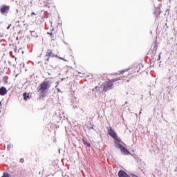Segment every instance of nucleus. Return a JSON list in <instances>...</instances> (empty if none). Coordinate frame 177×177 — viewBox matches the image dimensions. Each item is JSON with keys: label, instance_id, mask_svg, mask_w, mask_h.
I'll list each match as a JSON object with an SVG mask.
<instances>
[{"label": "nucleus", "instance_id": "nucleus-35", "mask_svg": "<svg viewBox=\"0 0 177 177\" xmlns=\"http://www.w3.org/2000/svg\"><path fill=\"white\" fill-rule=\"evenodd\" d=\"M115 74H113V75H117V74H118V73H115Z\"/></svg>", "mask_w": 177, "mask_h": 177}, {"label": "nucleus", "instance_id": "nucleus-31", "mask_svg": "<svg viewBox=\"0 0 177 177\" xmlns=\"http://www.w3.org/2000/svg\"><path fill=\"white\" fill-rule=\"evenodd\" d=\"M65 78H62L61 81H64Z\"/></svg>", "mask_w": 177, "mask_h": 177}, {"label": "nucleus", "instance_id": "nucleus-15", "mask_svg": "<svg viewBox=\"0 0 177 177\" xmlns=\"http://www.w3.org/2000/svg\"><path fill=\"white\" fill-rule=\"evenodd\" d=\"M44 8H48V9H50V4L47 3H44Z\"/></svg>", "mask_w": 177, "mask_h": 177}, {"label": "nucleus", "instance_id": "nucleus-45", "mask_svg": "<svg viewBox=\"0 0 177 177\" xmlns=\"http://www.w3.org/2000/svg\"><path fill=\"white\" fill-rule=\"evenodd\" d=\"M45 64H47V63L46 62Z\"/></svg>", "mask_w": 177, "mask_h": 177}, {"label": "nucleus", "instance_id": "nucleus-46", "mask_svg": "<svg viewBox=\"0 0 177 177\" xmlns=\"http://www.w3.org/2000/svg\"><path fill=\"white\" fill-rule=\"evenodd\" d=\"M1 102H0V104H1Z\"/></svg>", "mask_w": 177, "mask_h": 177}, {"label": "nucleus", "instance_id": "nucleus-20", "mask_svg": "<svg viewBox=\"0 0 177 177\" xmlns=\"http://www.w3.org/2000/svg\"><path fill=\"white\" fill-rule=\"evenodd\" d=\"M19 162H21V164H23V162H24V158H21L19 160Z\"/></svg>", "mask_w": 177, "mask_h": 177}, {"label": "nucleus", "instance_id": "nucleus-8", "mask_svg": "<svg viewBox=\"0 0 177 177\" xmlns=\"http://www.w3.org/2000/svg\"><path fill=\"white\" fill-rule=\"evenodd\" d=\"M51 56H53V51H52V50L50 49H48L47 50V53L45 55V57H50Z\"/></svg>", "mask_w": 177, "mask_h": 177}, {"label": "nucleus", "instance_id": "nucleus-21", "mask_svg": "<svg viewBox=\"0 0 177 177\" xmlns=\"http://www.w3.org/2000/svg\"><path fill=\"white\" fill-rule=\"evenodd\" d=\"M59 59H60L61 60H64V62H66V59H64L62 57H59Z\"/></svg>", "mask_w": 177, "mask_h": 177}, {"label": "nucleus", "instance_id": "nucleus-30", "mask_svg": "<svg viewBox=\"0 0 177 177\" xmlns=\"http://www.w3.org/2000/svg\"><path fill=\"white\" fill-rule=\"evenodd\" d=\"M57 92H61L59 88H57Z\"/></svg>", "mask_w": 177, "mask_h": 177}, {"label": "nucleus", "instance_id": "nucleus-37", "mask_svg": "<svg viewBox=\"0 0 177 177\" xmlns=\"http://www.w3.org/2000/svg\"><path fill=\"white\" fill-rule=\"evenodd\" d=\"M177 171V167H176V169H175V172H176Z\"/></svg>", "mask_w": 177, "mask_h": 177}, {"label": "nucleus", "instance_id": "nucleus-11", "mask_svg": "<svg viewBox=\"0 0 177 177\" xmlns=\"http://www.w3.org/2000/svg\"><path fill=\"white\" fill-rule=\"evenodd\" d=\"M8 80H9V77H8V76H5L3 77V81L4 84H8Z\"/></svg>", "mask_w": 177, "mask_h": 177}, {"label": "nucleus", "instance_id": "nucleus-6", "mask_svg": "<svg viewBox=\"0 0 177 177\" xmlns=\"http://www.w3.org/2000/svg\"><path fill=\"white\" fill-rule=\"evenodd\" d=\"M153 13H154L156 17L158 19V17L160 16V15L161 13V8H160V4H159L158 7L155 8V11Z\"/></svg>", "mask_w": 177, "mask_h": 177}, {"label": "nucleus", "instance_id": "nucleus-7", "mask_svg": "<svg viewBox=\"0 0 177 177\" xmlns=\"http://www.w3.org/2000/svg\"><path fill=\"white\" fill-rule=\"evenodd\" d=\"M8 93V90H6V88L4 86H1L0 88V96H5Z\"/></svg>", "mask_w": 177, "mask_h": 177}, {"label": "nucleus", "instance_id": "nucleus-33", "mask_svg": "<svg viewBox=\"0 0 177 177\" xmlns=\"http://www.w3.org/2000/svg\"><path fill=\"white\" fill-rule=\"evenodd\" d=\"M21 32V30H19V32H18V34H20Z\"/></svg>", "mask_w": 177, "mask_h": 177}, {"label": "nucleus", "instance_id": "nucleus-38", "mask_svg": "<svg viewBox=\"0 0 177 177\" xmlns=\"http://www.w3.org/2000/svg\"><path fill=\"white\" fill-rule=\"evenodd\" d=\"M95 89H97V86H95Z\"/></svg>", "mask_w": 177, "mask_h": 177}, {"label": "nucleus", "instance_id": "nucleus-19", "mask_svg": "<svg viewBox=\"0 0 177 177\" xmlns=\"http://www.w3.org/2000/svg\"><path fill=\"white\" fill-rule=\"evenodd\" d=\"M40 97H45V93H40Z\"/></svg>", "mask_w": 177, "mask_h": 177}, {"label": "nucleus", "instance_id": "nucleus-36", "mask_svg": "<svg viewBox=\"0 0 177 177\" xmlns=\"http://www.w3.org/2000/svg\"><path fill=\"white\" fill-rule=\"evenodd\" d=\"M16 39H19V37H16Z\"/></svg>", "mask_w": 177, "mask_h": 177}, {"label": "nucleus", "instance_id": "nucleus-4", "mask_svg": "<svg viewBox=\"0 0 177 177\" xmlns=\"http://www.w3.org/2000/svg\"><path fill=\"white\" fill-rule=\"evenodd\" d=\"M10 10V6L6 5H2L1 8H0V13L3 16H6L9 11Z\"/></svg>", "mask_w": 177, "mask_h": 177}, {"label": "nucleus", "instance_id": "nucleus-34", "mask_svg": "<svg viewBox=\"0 0 177 177\" xmlns=\"http://www.w3.org/2000/svg\"><path fill=\"white\" fill-rule=\"evenodd\" d=\"M17 13H19V10H16Z\"/></svg>", "mask_w": 177, "mask_h": 177}, {"label": "nucleus", "instance_id": "nucleus-10", "mask_svg": "<svg viewBox=\"0 0 177 177\" xmlns=\"http://www.w3.org/2000/svg\"><path fill=\"white\" fill-rule=\"evenodd\" d=\"M24 100H27L30 99V94L27 93L26 92L23 93Z\"/></svg>", "mask_w": 177, "mask_h": 177}, {"label": "nucleus", "instance_id": "nucleus-39", "mask_svg": "<svg viewBox=\"0 0 177 177\" xmlns=\"http://www.w3.org/2000/svg\"><path fill=\"white\" fill-rule=\"evenodd\" d=\"M167 12H169V10H167Z\"/></svg>", "mask_w": 177, "mask_h": 177}, {"label": "nucleus", "instance_id": "nucleus-28", "mask_svg": "<svg viewBox=\"0 0 177 177\" xmlns=\"http://www.w3.org/2000/svg\"><path fill=\"white\" fill-rule=\"evenodd\" d=\"M10 26H12V24H10V25L7 27V30H9V28H10Z\"/></svg>", "mask_w": 177, "mask_h": 177}, {"label": "nucleus", "instance_id": "nucleus-14", "mask_svg": "<svg viewBox=\"0 0 177 177\" xmlns=\"http://www.w3.org/2000/svg\"><path fill=\"white\" fill-rule=\"evenodd\" d=\"M165 91L166 92H167V93L169 95V93H171V87L170 86H167L165 88Z\"/></svg>", "mask_w": 177, "mask_h": 177}, {"label": "nucleus", "instance_id": "nucleus-3", "mask_svg": "<svg viewBox=\"0 0 177 177\" xmlns=\"http://www.w3.org/2000/svg\"><path fill=\"white\" fill-rule=\"evenodd\" d=\"M50 80L44 81L37 88V91L40 93H44L45 91L50 88Z\"/></svg>", "mask_w": 177, "mask_h": 177}, {"label": "nucleus", "instance_id": "nucleus-27", "mask_svg": "<svg viewBox=\"0 0 177 177\" xmlns=\"http://www.w3.org/2000/svg\"><path fill=\"white\" fill-rule=\"evenodd\" d=\"M160 59H161V54L159 55L158 60H160Z\"/></svg>", "mask_w": 177, "mask_h": 177}, {"label": "nucleus", "instance_id": "nucleus-43", "mask_svg": "<svg viewBox=\"0 0 177 177\" xmlns=\"http://www.w3.org/2000/svg\"><path fill=\"white\" fill-rule=\"evenodd\" d=\"M17 57H15V60H17Z\"/></svg>", "mask_w": 177, "mask_h": 177}, {"label": "nucleus", "instance_id": "nucleus-25", "mask_svg": "<svg viewBox=\"0 0 177 177\" xmlns=\"http://www.w3.org/2000/svg\"><path fill=\"white\" fill-rule=\"evenodd\" d=\"M52 57H57V55L53 54Z\"/></svg>", "mask_w": 177, "mask_h": 177}, {"label": "nucleus", "instance_id": "nucleus-23", "mask_svg": "<svg viewBox=\"0 0 177 177\" xmlns=\"http://www.w3.org/2000/svg\"><path fill=\"white\" fill-rule=\"evenodd\" d=\"M45 60H46V62H49V57H46Z\"/></svg>", "mask_w": 177, "mask_h": 177}, {"label": "nucleus", "instance_id": "nucleus-9", "mask_svg": "<svg viewBox=\"0 0 177 177\" xmlns=\"http://www.w3.org/2000/svg\"><path fill=\"white\" fill-rule=\"evenodd\" d=\"M158 48V46H157V44H154V47L153 48V50L151 51L152 55H153V56L156 55V53H157V49Z\"/></svg>", "mask_w": 177, "mask_h": 177}, {"label": "nucleus", "instance_id": "nucleus-18", "mask_svg": "<svg viewBox=\"0 0 177 177\" xmlns=\"http://www.w3.org/2000/svg\"><path fill=\"white\" fill-rule=\"evenodd\" d=\"M47 34L48 35H50V37H53V32H48Z\"/></svg>", "mask_w": 177, "mask_h": 177}, {"label": "nucleus", "instance_id": "nucleus-13", "mask_svg": "<svg viewBox=\"0 0 177 177\" xmlns=\"http://www.w3.org/2000/svg\"><path fill=\"white\" fill-rule=\"evenodd\" d=\"M82 141H83V143L84 144V145H86V146H88V147H91V143H89V142H87L86 141H85V139H82Z\"/></svg>", "mask_w": 177, "mask_h": 177}, {"label": "nucleus", "instance_id": "nucleus-17", "mask_svg": "<svg viewBox=\"0 0 177 177\" xmlns=\"http://www.w3.org/2000/svg\"><path fill=\"white\" fill-rule=\"evenodd\" d=\"M89 125H90V126L88 127V129H95L93 128V126H92V123L90 122Z\"/></svg>", "mask_w": 177, "mask_h": 177}, {"label": "nucleus", "instance_id": "nucleus-12", "mask_svg": "<svg viewBox=\"0 0 177 177\" xmlns=\"http://www.w3.org/2000/svg\"><path fill=\"white\" fill-rule=\"evenodd\" d=\"M30 33L32 37H36V38H38V35H37V33H35V30H32V31L30 30Z\"/></svg>", "mask_w": 177, "mask_h": 177}, {"label": "nucleus", "instance_id": "nucleus-29", "mask_svg": "<svg viewBox=\"0 0 177 177\" xmlns=\"http://www.w3.org/2000/svg\"><path fill=\"white\" fill-rule=\"evenodd\" d=\"M80 110H81V111H82V113L84 112V109L82 108H80Z\"/></svg>", "mask_w": 177, "mask_h": 177}, {"label": "nucleus", "instance_id": "nucleus-44", "mask_svg": "<svg viewBox=\"0 0 177 177\" xmlns=\"http://www.w3.org/2000/svg\"><path fill=\"white\" fill-rule=\"evenodd\" d=\"M39 174H41V171H39Z\"/></svg>", "mask_w": 177, "mask_h": 177}, {"label": "nucleus", "instance_id": "nucleus-24", "mask_svg": "<svg viewBox=\"0 0 177 177\" xmlns=\"http://www.w3.org/2000/svg\"><path fill=\"white\" fill-rule=\"evenodd\" d=\"M56 84H57V85L55 86V88H57V85H59V84H60V82L57 81V82H56Z\"/></svg>", "mask_w": 177, "mask_h": 177}, {"label": "nucleus", "instance_id": "nucleus-1", "mask_svg": "<svg viewBox=\"0 0 177 177\" xmlns=\"http://www.w3.org/2000/svg\"><path fill=\"white\" fill-rule=\"evenodd\" d=\"M108 133L113 138V139H114V146L116 149H120L122 154H124V156H129V154H131V152H129L124 145H121V138H118L117 133H115L113 129L108 128Z\"/></svg>", "mask_w": 177, "mask_h": 177}, {"label": "nucleus", "instance_id": "nucleus-16", "mask_svg": "<svg viewBox=\"0 0 177 177\" xmlns=\"http://www.w3.org/2000/svg\"><path fill=\"white\" fill-rule=\"evenodd\" d=\"M127 71H128V69H124L120 71L119 74H124V73H127Z\"/></svg>", "mask_w": 177, "mask_h": 177}, {"label": "nucleus", "instance_id": "nucleus-26", "mask_svg": "<svg viewBox=\"0 0 177 177\" xmlns=\"http://www.w3.org/2000/svg\"><path fill=\"white\" fill-rule=\"evenodd\" d=\"M33 15H34L35 16L37 15V14H35V12H32L31 13V16H32Z\"/></svg>", "mask_w": 177, "mask_h": 177}, {"label": "nucleus", "instance_id": "nucleus-32", "mask_svg": "<svg viewBox=\"0 0 177 177\" xmlns=\"http://www.w3.org/2000/svg\"><path fill=\"white\" fill-rule=\"evenodd\" d=\"M77 107H78L77 106H74L73 108L74 109H77Z\"/></svg>", "mask_w": 177, "mask_h": 177}, {"label": "nucleus", "instance_id": "nucleus-5", "mask_svg": "<svg viewBox=\"0 0 177 177\" xmlns=\"http://www.w3.org/2000/svg\"><path fill=\"white\" fill-rule=\"evenodd\" d=\"M118 175L119 177H131L124 170H120L118 173Z\"/></svg>", "mask_w": 177, "mask_h": 177}, {"label": "nucleus", "instance_id": "nucleus-40", "mask_svg": "<svg viewBox=\"0 0 177 177\" xmlns=\"http://www.w3.org/2000/svg\"><path fill=\"white\" fill-rule=\"evenodd\" d=\"M127 103H128L127 102H125L126 104H127Z\"/></svg>", "mask_w": 177, "mask_h": 177}, {"label": "nucleus", "instance_id": "nucleus-22", "mask_svg": "<svg viewBox=\"0 0 177 177\" xmlns=\"http://www.w3.org/2000/svg\"><path fill=\"white\" fill-rule=\"evenodd\" d=\"M12 147L10 145H7V149H8V150H10V148H11Z\"/></svg>", "mask_w": 177, "mask_h": 177}, {"label": "nucleus", "instance_id": "nucleus-42", "mask_svg": "<svg viewBox=\"0 0 177 177\" xmlns=\"http://www.w3.org/2000/svg\"><path fill=\"white\" fill-rule=\"evenodd\" d=\"M22 53H24V51H22Z\"/></svg>", "mask_w": 177, "mask_h": 177}, {"label": "nucleus", "instance_id": "nucleus-2", "mask_svg": "<svg viewBox=\"0 0 177 177\" xmlns=\"http://www.w3.org/2000/svg\"><path fill=\"white\" fill-rule=\"evenodd\" d=\"M121 77H116L115 79L109 80V81L106 82L103 86L104 92H107V91H110V89H113L114 88V82L117 81H120Z\"/></svg>", "mask_w": 177, "mask_h": 177}, {"label": "nucleus", "instance_id": "nucleus-41", "mask_svg": "<svg viewBox=\"0 0 177 177\" xmlns=\"http://www.w3.org/2000/svg\"><path fill=\"white\" fill-rule=\"evenodd\" d=\"M142 113V111H140V114Z\"/></svg>", "mask_w": 177, "mask_h": 177}]
</instances>
